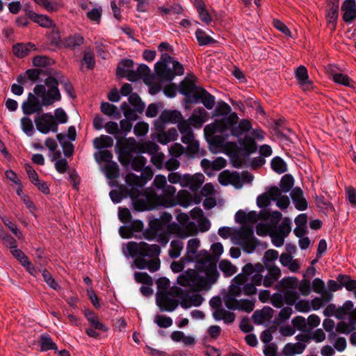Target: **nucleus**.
Listing matches in <instances>:
<instances>
[{"label": "nucleus", "mask_w": 356, "mask_h": 356, "mask_svg": "<svg viewBox=\"0 0 356 356\" xmlns=\"http://www.w3.org/2000/svg\"><path fill=\"white\" fill-rule=\"evenodd\" d=\"M41 271L44 281L49 285V287L54 290L60 289V286L58 285V284L55 281L52 275L49 273V271L47 269L44 268Z\"/></svg>", "instance_id": "60"}, {"label": "nucleus", "mask_w": 356, "mask_h": 356, "mask_svg": "<svg viewBox=\"0 0 356 356\" xmlns=\"http://www.w3.org/2000/svg\"><path fill=\"white\" fill-rule=\"evenodd\" d=\"M40 350L47 351L49 350H57L56 344L52 339L47 335H42L40 338Z\"/></svg>", "instance_id": "43"}, {"label": "nucleus", "mask_w": 356, "mask_h": 356, "mask_svg": "<svg viewBox=\"0 0 356 356\" xmlns=\"http://www.w3.org/2000/svg\"><path fill=\"white\" fill-rule=\"evenodd\" d=\"M0 218L5 226L8 227L13 234H15L19 239H23V234L22 232L17 228L15 223L5 216H0Z\"/></svg>", "instance_id": "51"}, {"label": "nucleus", "mask_w": 356, "mask_h": 356, "mask_svg": "<svg viewBox=\"0 0 356 356\" xmlns=\"http://www.w3.org/2000/svg\"><path fill=\"white\" fill-rule=\"evenodd\" d=\"M270 195L271 199L276 202V205L280 209H286L290 204L288 196L282 195L280 189L277 186L270 187Z\"/></svg>", "instance_id": "17"}, {"label": "nucleus", "mask_w": 356, "mask_h": 356, "mask_svg": "<svg viewBox=\"0 0 356 356\" xmlns=\"http://www.w3.org/2000/svg\"><path fill=\"white\" fill-rule=\"evenodd\" d=\"M153 185L156 188L163 191L162 195H159V197L163 201L165 207H171L177 204L175 196L176 188L167 184L166 177L164 175H156L154 179Z\"/></svg>", "instance_id": "7"}, {"label": "nucleus", "mask_w": 356, "mask_h": 356, "mask_svg": "<svg viewBox=\"0 0 356 356\" xmlns=\"http://www.w3.org/2000/svg\"><path fill=\"white\" fill-rule=\"evenodd\" d=\"M129 103L133 105L135 108V110L138 113H142L145 108L144 104L141 102L139 96L136 94H131L129 98Z\"/></svg>", "instance_id": "58"}, {"label": "nucleus", "mask_w": 356, "mask_h": 356, "mask_svg": "<svg viewBox=\"0 0 356 356\" xmlns=\"http://www.w3.org/2000/svg\"><path fill=\"white\" fill-rule=\"evenodd\" d=\"M337 280L340 282L342 286L346 287L348 291L356 290V280H351L349 277L343 275H339Z\"/></svg>", "instance_id": "49"}, {"label": "nucleus", "mask_w": 356, "mask_h": 356, "mask_svg": "<svg viewBox=\"0 0 356 356\" xmlns=\"http://www.w3.org/2000/svg\"><path fill=\"white\" fill-rule=\"evenodd\" d=\"M130 196L133 200L134 207L137 211L150 210L157 206H163L164 202L159 197L152 188H146L143 193L136 195L131 191Z\"/></svg>", "instance_id": "5"}, {"label": "nucleus", "mask_w": 356, "mask_h": 356, "mask_svg": "<svg viewBox=\"0 0 356 356\" xmlns=\"http://www.w3.org/2000/svg\"><path fill=\"white\" fill-rule=\"evenodd\" d=\"M102 11L103 10L102 7L92 8V10L87 12L86 17L91 22H93L95 24H99L101 21Z\"/></svg>", "instance_id": "55"}, {"label": "nucleus", "mask_w": 356, "mask_h": 356, "mask_svg": "<svg viewBox=\"0 0 356 356\" xmlns=\"http://www.w3.org/2000/svg\"><path fill=\"white\" fill-rule=\"evenodd\" d=\"M184 248V243L179 240H173L170 243L169 255L171 258H177L180 256Z\"/></svg>", "instance_id": "44"}, {"label": "nucleus", "mask_w": 356, "mask_h": 356, "mask_svg": "<svg viewBox=\"0 0 356 356\" xmlns=\"http://www.w3.org/2000/svg\"><path fill=\"white\" fill-rule=\"evenodd\" d=\"M122 111L124 113V115L126 118V119L134 121L138 119V115L136 113L135 111L132 110L129 104L126 102H124L121 104L120 106Z\"/></svg>", "instance_id": "63"}, {"label": "nucleus", "mask_w": 356, "mask_h": 356, "mask_svg": "<svg viewBox=\"0 0 356 356\" xmlns=\"http://www.w3.org/2000/svg\"><path fill=\"white\" fill-rule=\"evenodd\" d=\"M178 134L175 128H171L167 131H161L158 134V141L165 145L170 142L175 141L177 139Z\"/></svg>", "instance_id": "36"}, {"label": "nucleus", "mask_w": 356, "mask_h": 356, "mask_svg": "<svg viewBox=\"0 0 356 356\" xmlns=\"http://www.w3.org/2000/svg\"><path fill=\"white\" fill-rule=\"evenodd\" d=\"M10 252L21 263V264L26 268L30 274L35 276L36 272L35 268L31 266V264L28 257L21 250L17 249L16 247L10 250Z\"/></svg>", "instance_id": "25"}, {"label": "nucleus", "mask_w": 356, "mask_h": 356, "mask_svg": "<svg viewBox=\"0 0 356 356\" xmlns=\"http://www.w3.org/2000/svg\"><path fill=\"white\" fill-rule=\"evenodd\" d=\"M285 302L289 305H293L298 299L299 295L297 291L291 289L284 290L283 292Z\"/></svg>", "instance_id": "57"}, {"label": "nucleus", "mask_w": 356, "mask_h": 356, "mask_svg": "<svg viewBox=\"0 0 356 356\" xmlns=\"http://www.w3.org/2000/svg\"><path fill=\"white\" fill-rule=\"evenodd\" d=\"M219 268L227 277L232 276L236 272V266L227 260H222L219 264Z\"/></svg>", "instance_id": "48"}, {"label": "nucleus", "mask_w": 356, "mask_h": 356, "mask_svg": "<svg viewBox=\"0 0 356 356\" xmlns=\"http://www.w3.org/2000/svg\"><path fill=\"white\" fill-rule=\"evenodd\" d=\"M312 288L314 292L321 294L327 301H330L332 298V293L325 289L324 282L319 278H316L312 282Z\"/></svg>", "instance_id": "29"}, {"label": "nucleus", "mask_w": 356, "mask_h": 356, "mask_svg": "<svg viewBox=\"0 0 356 356\" xmlns=\"http://www.w3.org/2000/svg\"><path fill=\"white\" fill-rule=\"evenodd\" d=\"M231 238L233 243L241 245L243 250L250 252L255 248V243L252 228L245 226L241 227L239 229L235 230Z\"/></svg>", "instance_id": "8"}, {"label": "nucleus", "mask_w": 356, "mask_h": 356, "mask_svg": "<svg viewBox=\"0 0 356 356\" xmlns=\"http://www.w3.org/2000/svg\"><path fill=\"white\" fill-rule=\"evenodd\" d=\"M353 303L350 300H347L344 304L339 307H337V313L336 314V318L342 320L348 314L350 315V310L353 309Z\"/></svg>", "instance_id": "46"}, {"label": "nucleus", "mask_w": 356, "mask_h": 356, "mask_svg": "<svg viewBox=\"0 0 356 356\" xmlns=\"http://www.w3.org/2000/svg\"><path fill=\"white\" fill-rule=\"evenodd\" d=\"M280 261L282 266L287 267L291 272H298L300 269L298 261L293 259V257L288 253L281 254Z\"/></svg>", "instance_id": "26"}, {"label": "nucleus", "mask_w": 356, "mask_h": 356, "mask_svg": "<svg viewBox=\"0 0 356 356\" xmlns=\"http://www.w3.org/2000/svg\"><path fill=\"white\" fill-rule=\"evenodd\" d=\"M134 279L138 283L145 285L152 286L154 283L152 277L145 272H136Z\"/></svg>", "instance_id": "53"}, {"label": "nucleus", "mask_w": 356, "mask_h": 356, "mask_svg": "<svg viewBox=\"0 0 356 356\" xmlns=\"http://www.w3.org/2000/svg\"><path fill=\"white\" fill-rule=\"evenodd\" d=\"M238 120L237 114L232 113L223 119L207 125L204 129V134L206 137L211 138L213 143L222 145V139L219 136H215V134H224L226 130L230 129L233 136H240L251 129V122L248 120L243 119L237 124Z\"/></svg>", "instance_id": "4"}, {"label": "nucleus", "mask_w": 356, "mask_h": 356, "mask_svg": "<svg viewBox=\"0 0 356 356\" xmlns=\"http://www.w3.org/2000/svg\"><path fill=\"white\" fill-rule=\"evenodd\" d=\"M156 300L161 311L172 312L178 306V301L172 298L168 292H157Z\"/></svg>", "instance_id": "11"}, {"label": "nucleus", "mask_w": 356, "mask_h": 356, "mask_svg": "<svg viewBox=\"0 0 356 356\" xmlns=\"http://www.w3.org/2000/svg\"><path fill=\"white\" fill-rule=\"evenodd\" d=\"M294 184V179L293 177L290 175H285L282 177L280 182V187L281 193H287L289 192L293 187Z\"/></svg>", "instance_id": "47"}, {"label": "nucleus", "mask_w": 356, "mask_h": 356, "mask_svg": "<svg viewBox=\"0 0 356 356\" xmlns=\"http://www.w3.org/2000/svg\"><path fill=\"white\" fill-rule=\"evenodd\" d=\"M126 182L128 185L131 186H137L141 188L145 183V181L143 179V178L133 174L130 173L126 176Z\"/></svg>", "instance_id": "56"}, {"label": "nucleus", "mask_w": 356, "mask_h": 356, "mask_svg": "<svg viewBox=\"0 0 356 356\" xmlns=\"http://www.w3.org/2000/svg\"><path fill=\"white\" fill-rule=\"evenodd\" d=\"M266 268L268 270V274L264 278V285L266 287H270L281 277L282 272L275 265L266 264Z\"/></svg>", "instance_id": "19"}, {"label": "nucleus", "mask_w": 356, "mask_h": 356, "mask_svg": "<svg viewBox=\"0 0 356 356\" xmlns=\"http://www.w3.org/2000/svg\"><path fill=\"white\" fill-rule=\"evenodd\" d=\"M195 36L197 42L200 46H204L216 42V40L208 35L203 30L200 29H198L195 31Z\"/></svg>", "instance_id": "41"}, {"label": "nucleus", "mask_w": 356, "mask_h": 356, "mask_svg": "<svg viewBox=\"0 0 356 356\" xmlns=\"http://www.w3.org/2000/svg\"><path fill=\"white\" fill-rule=\"evenodd\" d=\"M282 218V213L279 211H261V219L269 220L268 222L272 227H275Z\"/></svg>", "instance_id": "37"}, {"label": "nucleus", "mask_w": 356, "mask_h": 356, "mask_svg": "<svg viewBox=\"0 0 356 356\" xmlns=\"http://www.w3.org/2000/svg\"><path fill=\"white\" fill-rule=\"evenodd\" d=\"M44 83L49 88L48 90L44 85L38 84L33 88L34 94H29L27 100L22 104L24 114L40 113L43 106H51L55 102L60 100L61 95L58 88V80L54 76H49L45 79Z\"/></svg>", "instance_id": "2"}, {"label": "nucleus", "mask_w": 356, "mask_h": 356, "mask_svg": "<svg viewBox=\"0 0 356 356\" xmlns=\"http://www.w3.org/2000/svg\"><path fill=\"white\" fill-rule=\"evenodd\" d=\"M200 99L207 109H212L214 106L215 97L202 88L201 90H199L196 98L194 100H191V102L197 103Z\"/></svg>", "instance_id": "22"}, {"label": "nucleus", "mask_w": 356, "mask_h": 356, "mask_svg": "<svg viewBox=\"0 0 356 356\" xmlns=\"http://www.w3.org/2000/svg\"><path fill=\"white\" fill-rule=\"evenodd\" d=\"M203 301V298L200 294H193L191 296H187L181 297L180 305L183 308H189L193 306H200Z\"/></svg>", "instance_id": "30"}, {"label": "nucleus", "mask_w": 356, "mask_h": 356, "mask_svg": "<svg viewBox=\"0 0 356 356\" xmlns=\"http://www.w3.org/2000/svg\"><path fill=\"white\" fill-rule=\"evenodd\" d=\"M186 175H181L179 172H172L168 175V179L171 184H179L182 187H186Z\"/></svg>", "instance_id": "54"}, {"label": "nucleus", "mask_w": 356, "mask_h": 356, "mask_svg": "<svg viewBox=\"0 0 356 356\" xmlns=\"http://www.w3.org/2000/svg\"><path fill=\"white\" fill-rule=\"evenodd\" d=\"M186 187H189L193 191H197L204 181V176L202 174H196L186 176Z\"/></svg>", "instance_id": "32"}, {"label": "nucleus", "mask_w": 356, "mask_h": 356, "mask_svg": "<svg viewBox=\"0 0 356 356\" xmlns=\"http://www.w3.org/2000/svg\"><path fill=\"white\" fill-rule=\"evenodd\" d=\"M201 89V87L196 86L194 82L188 79L182 81L179 86L180 92L187 96L189 98L190 102H191V100H194L195 98H196L197 92Z\"/></svg>", "instance_id": "13"}, {"label": "nucleus", "mask_w": 356, "mask_h": 356, "mask_svg": "<svg viewBox=\"0 0 356 356\" xmlns=\"http://www.w3.org/2000/svg\"><path fill=\"white\" fill-rule=\"evenodd\" d=\"M291 197L297 209L303 211L307 208V202L301 188H294L291 193Z\"/></svg>", "instance_id": "23"}, {"label": "nucleus", "mask_w": 356, "mask_h": 356, "mask_svg": "<svg viewBox=\"0 0 356 356\" xmlns=\"http://www.w3.org/2000/svg\"><path fill=\"white\" fill-rule=\"evenodd\" d=\"M178 221L180 225L171 224L168 227L170 233L175 234L180 238H186L190 236H194L197 234V227L194 222H188V216L186 213H181L178 216Z\"/></svg>", "instance_id": "6"}, {"label": "nucleus", "mask_w": 356, "mask_h": 356, "mask_svg": "<svg viewBox=\"0 0 356 356\" xmlns=\"http://www.w3.org/2000/svg\"><path fill=\"white\" fill-rule=\"evenodd\" d=\"M270 200H272V199H271V196L270 195V188H269L266 193L258 196V197L257 199V204L259 207L265 208V207H268V205H270Z\"/></svg>", "instance_id": "61"}, {"label": "nucleus", "mask_w": 356, "mask_h": 356, "mask_svg": "<svg viewBox=\"0 0 356 356\" xmlns=\"http://www.w3.org/2000/svg\"><path fill=\"white\" fill-rule=\"evenodd\" d=\"M242 293V287L238 284L232 283L228 289V291L223 296L222 300L226 307L228 305L236 302V297H238Z\"/></svg>", "instance_id": "21"}, {"label": "nucleus", "mask_w": 356, "mask_h": 356, "mask_svg": "<svg viewBox=\"0 0 356 356\" xmlns=\"http://www.w3.org/2000/svg\"><path fill=\"white\" fill-rule=\"evenodd\" d=\"M122 252L127 257H136L134 265L139 269L147 268L154 273L160 268L161 261L158 256L161 248L156 244L149 245L143 241H130L123 246Z\"/></svg>", "instance_id": "3"}, {"label": "nucleus", "mask_w": 356, "mask_h": 356, "mask_svg": "<svg viewBox=\"0 0 356 356\" xmlns=\"http://www.w3.org/2000/svg\"><path fill=\"white\" fill-rule=\"evenodd\" d=\"M134 62L131 60L126 59L121 61L117 68V75L125 77L126 74L133 67Z\"/></svg>", "instance_id": "45"}, {"label": "nucleus", "mask_w": 356, "mask_h": 356, "mask_svg": "<svg viewBox=\"0 0 356 356\" xmlns=\"http://www.w3.org/2000/svg\"><path fill=\"white\" fill-rule=\"evenodd\" d=\"M137 149L140 152H147L153 155L159 151V147L155 143L152 141H145L138 144Z\"/></svg>", "instance_id": "40"}, {"label": "nucleus", "mask_w": 356, "mask_h": 356, "mask_svg": "<svg viewBox=\"0 0 356 356\" xmlns=\"http://www.w3.org/2000/svg\"><path fill=\"white\" fill-rule=\"evenodd\" d=\"M328 9L326 11L325 19L329 29L334 31L336 29L339 16V2L332 1L328 3Z\"/></svg>", "instance_id": "14"}, {"label": "nucleus", "mask_w": 356, "mask_h": 356, "mask_svg": "<svg viewBox=\"0 0 356 356\" xmlns=\"http://www.w3.org/2000/svg\"><path fill=\"white\" fill-rule=\"evenodd\" d=\"M291 220L289 218H284L278 227H273V231L286 238L291 231Z\"/></svg>", "instance_id": "39"}, {"label": "nucleus", "mask_w": 356, "mask_h": 356, "mask_svg": "<svg viewBox=\"0 0 356 356\" xmlns=\"http://www.w3.org/2000/svg\"><path fill=\"white\" fill-rule=\"evenodd\" d=\"M218 181L222 185L229 184L234 185L236 188L241 187L240 175L238 172H230L227 170L221 172L218 176Z\"/></svg>", "instance_id": "16"}, {"label": "nucleus", "mask_w": 356, "mask_h": 356, "mask_svg": "<svg viewBox=\"0 0 356 356\" xmlns=\"http://www.w3.org/2000/svg\"><path fill=\"white\" fill-rule=\"evenodd\" d=\"M280 284L282 287L286 289H291L293 290L296 289L298 285V280L296 277H286L283 278L280 282Z\"/></svg>", "instance_id": "59"}, {"label": "nucleus", "mask_w": 356, "mask_h": 356, "mask_svg": "<svg viewBox=\"0 0 356 356\" xmlns=\"http://www.w3.org/2000/svg\"><path fill=\"white\" fill-rule=\"evenodd\" d=\"M227 307L232 310H241L250 313L254 308V302L252 300L241 299L236 300V302H234Z\"/></svg>", "instance_id": "27"}, {"label": "nucleus", "mask_w": 356, "mask_h": 356, "mask_svg": "<svg viewBox=\"0 0 356 356\" xmlns=\"http://www.w3.org/2000/svg\"><path fill=\"white\" fill-rule=\"evenodd\" d=\"M294 74L298 85L303 91H310L313 89V82L309 79L305 66L300 65L295 70Z\"/></svg>", "instance_id": "12"}, {"label": "nucleus", "mask_w": 356, "mask_h": 356, "mask_svg": "<svg viewBox=\"0 0 356 356\" xmlns=\"http://www.w3.org/2000/svg\"><path fill=\"white\" fill-rule=\"evenodd\" d=\"M304 343L298 342L296 343H287L283 348V354L286 356H293L296 354H300L305 349Z\"/></svg>", "instance_id": "35"}, {"label": "nucleus", "mask_w": 356, "mask_h": 356, "mask_svg": "<svg viewBox=\"0 0 356 356\" xmlns=\"http://www.w3.org/2000/svg\"><path fill=\"white\" fill-rule=\"evenodd\" d=\"M273 227L270 226L268 222H259L256 226V232L259 236H265L270 234Z\"/></svg>", "instance_id": "62"}, {"label": "nucleus", "mask_w": 356, "mask_h": 356, "mask_svg": "<svg viewBox=\"0 0 356 356\" xmlns=\"http://www.w3.org/2000/svg\"><path fill=\"white\" fill-rule=\"evenodd\" d=\"M213 317L216 321L222 320L225 323H232L235 320V314L223 307L218 310H214L213 312Z\"/></svg>", "instance_id": "31"}, {"label": "nucleus", "mask_w": 356, "mask_h": 356, "mask_svg": "<svg viewBox=\"0 0 356 356\" xmlns=\"http://www.w3.org/2000/svg\"><path fill=\"white\" fill-rule=\"evenodd\" d=\"M343 12V19L346 22H351L356 19L355 0H345L341 6Z\"/></svg>", "instance_id": "18"}, {"label": "nucleus", "mask_w": 356, "mask_h": 356, "mask_svg": "<svg viewBox=\"0 0 356 356\" xmlns=\"http://www.w3.org/2000/svg\"><path fill=\"white\" fill-rule=\"evenodd\" d=\"M31 18L42 27L49 28L54 26L53 21L46 15L33 13Z\"/></svg>", "instance_id": "42"}, {"label": "nucleus", "mask_w": 356, "mask_h": 356, "mask_svg": "<svg viewBox=\"0 0 356 356\" xmlns=\"http://www.w3.org/2000/svg\"><path fill=\"white\" fill-rule=\"evenodd\" d=\"M104 172L108 179H115L119 176L118 165L115 162H108L104 167Z\"/></svg>", "instance_id": "50"}, {"label": "nucleus", "mask_w": 356, "mask_h": 356, "mask_svg": "<svg viewBox=\"0 0 356 356\" xmlns=\"http://www.w3.org/2000/svg\"><path fill=\"white\" fill-rule=\"evenodd\" d=\"M36 49L35 45L32 43L17 44L13 46V53L19 58L26 56L29 52Z\"/></svg>", "instance_id": "33"}, {"label": "nucleus", "mask_w": 356, "mask_h": 356, "mask_svg": "<svg viewBox=\"0 0 356 356\" xmlns=\"http://www.w3.org/2000/svg\"><path fill=\"white\" fill-rule=\"evenodd\" d=\"M200 245V241L197 238L188 241L184 260L188 262L195 261L197 270H188L177 277L179 285L188 286L195 291H208L219 277L213 258L206 251L197 254Z\"/></svg>", "instance_id": "1"}, {"label": "nucleus", "mask_w": 356, "mask_h": 356, "mask_svg": "<svg viewBox=\"0 0 356 356\" xmlns=\"http://www.w3.org/2000/svg\"><path fill=\"white\" fill-rule=\"evenodd\" d=\"M37 129L42 134H47L50 131L56 132L58 124L54 116L50 113H44L35 119Z\"/></svg>", "instance_id": "10"}, {"label": "nucleus", "mask_w": 356, "mask_h": 356, "mask_svg": "<svg viewBox=\"0 0 356 356\" xmlns=\"http://www.w3.org/2000/svg\"><path fill=\"white\" fill-rule=\"evenodd\" d=\"M207 116V112L203 108H198L193 111L188 120L192 126L195 128H200L206 121Z\"/></svg>", "instance_id": "24"}, {"label": "nucleus", "mask_w": 356, "mask_h": 356, "mask_svg": "<svg viewBox=\"0 0 356 356\" xmlns=\"http://www.w3.org/2000/svg\"><path fill=\"white\" fill-rule=\"evenodd\" d=\"M345 191L349 203L353 208H356V189L349 186L345 188Z\"/></svg>", "instance_id": "64"}, {"label": "nucleus", "mask_w": 356, "mask_h": 356, "mask_svg": "<svg viewBox=\"0 0 356 356\" xmlns=\"http://www.w3.org/2000/svg\"><path fill=\"white\" fill-rule=\"evenodd\" d=\"M271 167L277 173H284L286 171V163L279 156H276L271 161Z\"/></svg>", "instance_id": "52"}, {"label": "nucleus", "mask_w": 356, "mask_h": 356, "mask_svg": "<svg viewBox=\"0 0 356 356\" xmlns=\"http://www.w3.org/2000/svg\"><path fill=\"white\" fill-rule=\"evenodd\" d=\"M85 316L94 329L107 332L108 328L104 324L99 321L98 316L92 311L86 310L85 312Z\"/></svg>", "instance_id": "34"}, {"label": "nucleus", "mask_w": 356, "mask_h": 356, "mask_svg": "<svg viewBox=\"0 0 356 356\" xmlns=\"http://www.w3.org/2000/svg\"><path fill=\"white\" fill-rule=\"evenodd\" d=\"M113 145V140L111 137L106 135H102L95 138L93 140L95 148L100 149L102 148L111 147Z\"/></svg>", "instance_id": "38"}, {"label": "nucleus", "mask_w": 356, "mask_h": 356, "mask_svg": "<svg viewBox=\"0 0 356 356\" xmlns=\"http://www.w3.org/2000/svg\"><path fill=\"white\" fill-rule=\"evenodd\" d=\"M259 219H261V212L257 213L256 211H253L245 212L240 210L237 211L235 215L236 221L243 225L254 224Z\"/></svg>", "instance_id": "15"}, {"label": "nucleus", "mask_w": 356, "mask_h": 356, "mask_svg": "<svg viewBox=\"0 0 356 356\" xmlns=\"http://www.w3.org/2000/svg\"><path fill=\"white\" fill-rule=\"evenodd\" d=\"M182 118L181 113L178 111H164L160 115L155 124L158 126L159 122L178 124Z\"/></svg>", "instance_id": "20"}, {"label": "nucleus", "mask_w": 356, "mask_h": 356, "mask_svg": "<svg viewBox=\"0 0 356 356\" xmlns=\"http://www.w3.org/2000/svg\"><path fill=\"white\" fill-rule=\"evenodd\" d=\"M194 4L201 21L205 24H209L212 22V17L206 9L204 2L202 0H195Z\"/></svg>", "instance_id": "28"}, {"label": "nucleus", "mask_w": 356, "mask_h": 356, "mask_svg": "<svg viewBox=\"0 0 356 356\" xmlns=\"http://www.w3.org/2000/svg\"><path fill=\"white\" fill-rule=\"evenodd\" d=\"M172 58L168 54H163L161 60L155 65V72L159 79L162 81H170L175 77V73L168 67V63H171Z\"/></svg>", "instance_id": "9"}]
</instances>
